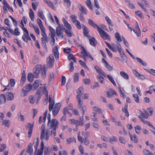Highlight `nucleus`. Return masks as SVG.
I'll return each mask as SVG.
<instances>
[{
    "label": "nucleus",
    "instance_id": "3c124183",
    "mask_svg": "<svg viewBox=\"0 0 155 155\" xmlns=\"http://www.w3.org/2000/svg\"><path fill=\"white\" fill-rule=\"evenodd\" d=\"M39 144L38 139V138L35 140L34 141L33 145L34 146V148L35 149V150L37 149L38 146Z\"/></svg>",
    "mask_w": 155,
    "mask_h": 155
},
{
    "label": "nucleus",
    "instance_id": "58836bf2",
    "mask_svg": "<svg viewBox=\"0 0 155 155\" xmlns=\"http://www.w3.org/2000/svg\"><path fill=\"white\" fill-rule=\"evenodd\" d=\"M6 101V97L4 94L0 95V104H4Z\"/></svg>",
    "mask_w": 155,
    "mask_h": 155
},
{
    "label": "nucleus",
    "instance_id": "39448f33",
    "mask_svg": "<svg viewBox=\"0 0 155 155\" xmlns=\"http://www.w3.org/2000/svg\"><path fill=\"white\" fill-rule=\"evenodd\" d=\"M63 21L64 23V26L67 28L65 29V33L68 37H72V33L71 31L72 27L71 25L64 18H63Z\"/></svg>",
    "mask_w": 155,
    "mask_h": 155
},
{
    "label": "nucleus",
    "instance_id": "774afa93",
    "mask_svg": "<svg viewBox=\"0 0 155 155\" xmlns=\"http://www.w3.org/2000/svg\"><path fill=\"white\" fill-rule=\"evenodd\" d=\"M93 111L95 112H97L100 114L102 113L101 110L97 107H94L93 108Z\"/></svg>",
    "mask_w": 155,
    "mask_h": 155
},
{
    "label": "nucleus",
    "instance_id": "9b49d317",
    "mask_svg": "<svg viewBox=\"0 0 155 155\" xmlns=\"http://www.w3.org/2000/svg\"><path fill=\"white\" fill-rule=\"evenodd\" d=\"M136 23L137 24V25L136 27H135V28H134L133 29H132V28L131 27H129V25L127 23H126V25H127L128 28L129 29V30L130 31H132L133 30L134 32L136 34L137 36L138 37H139L141 35V31L139 27L137 22L136 21Z\"/></svg>",
    "mask_w": 155,
    "mask_h": 155
},
{
    "label": "nucleus",
    "instance_id": "09e8293b",
    "mask_svg": "<svg viewBox=\"0 0 155 155\" xmlns=\"http://www.w3.org/2000/svg\"><path fill=\"white\" fill-rule=\"evenodd\" d=\"M107 77L108 78L110 81L113 84V85L114 86L116 87V84L112 76L109 75H108L107 76Z\"/></svg>",
    "mask_w": 155,
    "mask_h": 155
},
{
    "label": "nucleus",
    "instance_id": "680f3d73",
    "mask_svg": "<svg viewBox=\"0 0 155 155\" xmlns=\"http://www.w3.org/2000/svg\"><path fill=\"white\" fill-rule=\"evenodd\" d=\"M119 91L120 92V94L122 95V97L123 98H125L126 97V95L121 90V87L119 86L118 87Z\"/></svg>",
    "mask_w": 155,
    "mask_h": 155
},
{
    "label": "nucleus",
    "instance_id": "bb28decb",
    "mask_svg": "<svg viewBox=\"0 0 155 155\" xmlns=\"http://www.w3.org/2000/svg\"><path fill=\"white\" fill-rule=\"evenodd\" d=\"M102 62L104 64L106 68L109 71H111L113 69V68L112 66L110 65L105 60V59L104 58L102 59Z\"/></svg>",
    "mask_w": 155,
    "mask_h": 155
},
{
    "label": "nucleus",
    "instance_id": "ddd939ff",
    "mask_svg": "<svg viewBox=\"0 0 155 155\" xmlns=\"http://www.w3.org/2000/svg\"><path fill=\"white\" fill-rule=\"evenodd\" d=\"M58 124L57 120L55 119H53L50 121V122H48V125L49 126L50 129H57Z\"/></svg>",
    "mask_w": 155,
    "mask_h": 155
},
{
    "label": "nucleus",
    "instance_id": "c756f323",
    "mask_svg": "<svg viewBox=\"0 0 155 155\" xmlns=\"http://www.w3.org/2000/svg\"><path fill=\"white\" fill-rule=\"evenodd\" d=\"M53 52L54 54L55 58H59V54L57 46H55L53 48Z\"/></svg>",
    "mask_w": 155,
    "mask_h": 155
},
{
    "label": "nucleus",
    "instance_id": "c9c22d12",
    "mask_svg": "<svg viewBox=\"0 0 155 155\" xmlns=\"http://www.w3.org/2000/svg\"><path fill=\"white\" fill-rule=\"evenodd\" d=\"M121 76L125 80H127L129 79V76L128 74L124 71H121L120 72Z\"/></svg>",
    "mask_w": 155,
    "mask_h": 155
},
{
    "label": "nucleus",
    "instance_id": "c85d7f7f",
    "mask_svg": "<svg viewBox=\"0 0 155 155\" xmlns=\"http://www.w3.org/2000/svg\"><path fill=\"white\" fill-rule=\"evenodd\" d=\"M37 23L41 30V31L45 30V29L44 27L41 20L39 18H38L37 20Z\"/></svg>",
    "mask_w": 155,
    "mask_h": 155
},
{
    "label": "nucleus",
    "instance_id": "c03bdc74",
    "mask_svg": "<svg viewBox=\"0 0 155 155\" xmlns=\"http://www.w3.org/2000/svg\"><path fill=\"white\" fill-rule=\"evenodd\" d=\"M35 78L34 75L32 74L31 73H29L28 74V80L30 82H32L33 81L34 79V78Z\"/></svg>",
    "mask_w": 155,
    "mask_h": 155
},
{
    "label": "nucleus",
    "instance_id": "338daca9",
    "mask_svg": "<svg viewBox=\"0 0 155 155\" xmlns=\"http://www.w3.org/2000/svg\"><path fill=\"white\" fill-rule=\"evenodd\" d=\"M72 21L74 23H75L78 20H77V16L74 15H72L70 16Z\"/></svg>",
    "mask_w": 155,
    "mask_h": 155
},
{
    "label": "nucleus",
    "instance_id": "79ce46f5",
    "mask_svg": "<svg viewBox=\"0 0 155 155\" xmlns=\"http://www.w3.org/2000/svg\"><path fill=\"white\" fill-rule=\"evenodd\" d=\"M128 104H126L124 106V108L122 109V111L125 114V115L127 117H128L129 115V113L127 110L128 107Z\"/></svg>",
    "mask_w": 155,
    "mask_h": 155
},
{
    "label": "nucleus",
    "instance_id": "f3484780",
    "mask_svg": "<svg viewBox=\"0 0 155 155\" xmlns=\"http://www.w3.org/2000/svg\"><path fill=\"white\" fill-rule=\"evenodd\" d=\"M22 39L26 43H28V41H30L31 40V38L29 36L28 31L23 32Z\"/></svg>",
    "mask_w": 155,
    "mask_h": 155
},
{
    "label": "nucleus",
    "instance_id": "dca6fc26",
    "mask_svg": "<svg viewBox=\"0 0 155 155\" xmlns=\"http://www.w3.org/2000/svg\"><path fill=\"white\" fill-rule=\"evenodd\" d=\"M33 127L34 124L30 123H28L27 125L25 127L26 129H29L28 136V138H30L33 132Z\"/></svg>",
    "mask_w": 155,
    "mask_h": 155
},
{
    "label": "nucleus",
    "instance_id": "f704fd0d",
    "mask_svg": "<svg viewBox=\"0 0 155 155\" xmlns=\"http://www.w3.org/2000/svg\"><path fill=\"white\" fill-rule=\"evenodd\" d=\"M41 84L40 82L38 80H35L33 84L32 87L34 90H36Z\"/></svg>",
    "mask_w": 155,
    "mask_h": 155
},
{
    "label": "nucleus",
    "instance_id": "bf43d9fd",
    "mask_svg": "<svg viewBox=\"0 0 155 155\" xmlns=\"http://www.w3.org/2000/svg\"><path fill=\"white\" fill-rule=\"evenodd\" d=\"M136 59L142 65L146 66H147V64L146 62L143 61L142 60L139 58H137Z\"/></svg>",
    "mask_w": 155,
    "mask_h": 155
},
{
    "label": "nucleus",
    "instance_id": "b1692460",
    "mask_svg": "<svg viewBox=\"0 0 155 155\" xmlns=\"http://www.w3.org/2000/svg\"><path fill=\"white\" fill-rule=\"evenodd\" d=\"M26 80V76L25 72V71L24 70L22 73L21 80H20V85L21 86H22L24 85Z\"/></svg>",
    "mask_w": 155,
    "mask_h": 155
},
{
    "label": "nucleus",
    "instance_id": "2eb2a0df",
    "mask_svg": "<svg viewBox=\"0 0 155 155\" xmlns=\"http://www.w3.org/2000/svg\"><path fill=\"white\" fill-rule=\"evenodd\" d=\"M78 140L81 143H84V144L86 145H88L90 143L89 141L88 138H83L82 137L80 136V132H78Z\"/></svg>",
    "mask_w": 155,
    "mask_h": 155
},
{
    "label": "nucleus",
    "instance_id": "4be33fe9",
    "mask_svg": "<svg viewBox=\"0 0 155 155\" xmlns=\"http://www.w3.org/2000/svg\"><path fill=\"white\" fill-rule=\"evenodd\" d=\"M78 6L79 8V11L81 12V14H87V10L84 6L80 3L78 4Z\"/></svg>",
    "mask_w": 155,
    "mask_h": 155
},
{
    "label": "nucleus",
    "instance_id": "412c9836",
    "mask_svg": "<svg viewBox=\"0 0 155 155\" xmlns=\"http://www.w3.org/2000/svg\"><path fill=\"white\" fill-rule=\"evenodd\" d=\"M61 106V104L60 103H57L55 104L53 108L52 113L54 116L56 115L59 112Z\"/></svg>",
    "mask_w": 155,
    "mask_h": 155
},
{
    "label": "nucleus",
    "instance_id": "603ef678",
    "mask_svg": "<svg viewBox=\"0 0 155 155\" xmlns=\"http://www.w3.org/2000/svg\"><path fill=\"white\" fill-rule=\"evenodd\" d=\"M136 132L138 134H140V131L142 129L141 127L139 125H137L134 127Z\"/></svg>",
    "mask_w": 155,
    "mask_h": 155
},
{
    "label": "nucleus",
    "instance_id": "9d476101",
    "mask_svg": "<svg viewBox=\"0 0 155 155\" xmlns=\"http://www.w3.org/2000/svg\"><path fill=\"white\" fill-rule=\"evenodd\" d=\"M2 3L4 5L3 6V12L5 14L7 13L8 12V9L11 13L13 12L12 8L9 6L6 0H3Z\"/></svg>",
    "mask_w": 155,
    "mask_h": 155
},
{
    "label": "nucleus",
    "instance_id": "20e7f679",
    "mask_svg": "<svg viewBox=\"0 0 155 155\" xmlns=\"http://www.w3.org/2000/svg\"><path fill=\"white\" fill-rule=\"evenodd\" d=\"M41 134L40 138L41 141L45 139L46 140H48L49 138V133L50 131L49 130H47L46 132L45 131V125L44 124H43L41 127Z\"/></svg>",
    "mask_w": 155,
    "mask_h": 155
},
{
    "label": "nucleus",
    "instance_id": "0eeeda50",
    "mask_svg": "<svg viewBox=\"0 0 155 155\" xmlns=\"http://www.w3.org/2000/svg\"><path fill=\"white\" fill-rule=\"evenodd\" d=\"M83 90V88L82 87H79L76 91V93L78 94L77 98L78 99V106L79 108H81L83 104V101L81 100V97L83 94L82 91Z\"/></svg>",
    "mask_w": 155,
    "mask_h": 155
},
{
    "label": "nucleus",
    "instance_id": "4c0bfd02",
    "mask_svg": "<svg viewBox=\"0 0 155 155\" xmlns=\"http://www.w3.org/2000/svg\"><path fill=\"white\" fill-rule=\"evenodd\" d=\"M129 135L132 141H133L135 143H137L138 142L137 137L135 134L133 135L129 133Z\"/></svg>",
    "mask_w": 155,
    "mask_h": 155
},
{
    "label": "nucleus",
    "instance_id": "cd10ccee",
    "mask_svg": "<svg viewBox=\"0 0 155 155\" xmlns=\"http://www.w3.org/2000/svg\"><path fill=\"white\" fill-rule=\"evenodd\" d=\"M107 97H111L114 95H117L116 92L112 89H110L108 92H107Z\"/></svg>",
    "mask_w": 155,
    "mask_h": 155
},
{
    "label": "nucleus",
    "instance_id": "393cba45",
    "mask_svg": "<svg viewBox=\"0 0 155 155\" xmlns=\"http://www.w3.org/2000/svg\"><path fill=\"white\" fill-rule=\"evenodd\" d=\"M49 110L51 111L53 109V106L54 104V100H52V98L50 97V96L49 97Z\"/></svg>",
    "mask_w": 155,
    "mask_h": 155
},
{
    "label": "nucleus",
    "instance_id": "2f4dec72",
    "mask_svg": "<svg viewBox=\"0 0 155 155\" xmlns=\"http://www.w3.org/2000/svg\"><path fill=\"white\" fill-rule=\"evenodd\" d=\"M83 34L86 37H90L89 35V31L87 28L84 25H83Z\"/></svg>",
    "mask_w": 155,
    "mask_h": 155
},
{
    "label": "nucleus",
    "instance_id": "e2e57ef3",
    "mask_svg": "<svg viewBox=\"0 0 155 155\" xmlns=\"http://www.w3.org/2000/svg\"><path fill=\"white\" fill-rule=\"evenodd\" d=\"M79 73H75L74 76V82H78L79 80Z\"/></svg>",
    "mask_w": 155,
    "mask_h": 155
},
{
    "label": "nucleus",
    "instance_id": "f03ea898",
    "mask_svg": "<svg viewBox=\"0 0 155 155\" xmlns=\"http://www.w3.org/2000/svg\"><path fill=\"white\" fill-rule=\"evenodd\" d=\"M105 43L107 46L113 52H117V49L119 52L121 57L122 58L125 57V55L121 48V46L120 44L116 45L114 44H112L111 46L108 42H105Z\"/></svg>",
    "mask_w": 155,
    "mask_h": 155
},
{
    "label": "nucleus",
    "instance_id": "a19ab883",
    "mask_svg": "<svg viewBox=\"0 0 155 155\" xmlns=\"http://www.w3.org/2000/svg\"><path fill=\"white\" fill-rule=\"evenodd\" d=\"M7 99L8 100H12L14 98L13 94L11 92H8L6 94Z\"/></svg>",
    "mask_w": 155,
    "mask_h": 155
},
{
    "label": "nucleus",
    "instance_id": "4d7b16f0",
    "mask_svg": "<svg viewBox=\"0 0 155 155\" xmlns=\"http://www.w3.org/2000/svg\"><path fill=\"white\" fill-rule=\"evenodd\" d=\"M38 16L41 19L44 20L45 18V17L43 13V12L41 10H39L38 12Z\"/></svg>",
    "mask_w": 155,
    "mask_h": 155
},
{
    "label": "nucleus",
    "instance_id": "423d86ee",
    "mask_svg": "<svg viewBox=\"0 0 155 155\" xmlns=\"http://www.w3.org/2000/svg\"><path fill=\"white\" fill-rule=\"evenodd\" d=\"M82 51L81 52V57L85 61H87V59L86 57L89 59L90 61H92L94 60L93 58L91 56L90 54L88 53L84 48L82 46L81 47Z\"/></svg>",
    "mask_w": 155,
    "mask_h": 155
},
{
    "label": "nucleus",
    "instance_id": "f8f14e48",
    "mask_svg": "<svg viewBox=\"0 0 155 155\" xmlns=\"http://www.w3.org/2000/svg\"><path fill=\"white\" fill-rule=\"evenodd\" d=\"M32 88V85L31 84H28L23 87L22 90V92L23 94L22 96H25L27 95V93L31 91Z\"/></svg>",
    "mask_w": 155,
    "mask_h": 155
},
{
    "label": "nucleus",
    "instance_id": "8fccbe9b",
    "mask_svg": "<svg viewBox=\"0 0 155 155\" xmlns=\"http://www.w3.org/2000/svg\"><path fill=\"white\" fill-rule=\"evenodd\" d=\"M68 58L69 60H73L74 62L75 63H76L77 62V60L75 58L72 54H71L68 55Z\"/></svg>",
    "mask_w": 155,
    "mask_h": 155
},
{
    "label": "nucleus",
    "instance_id": "5701e85b",
    "mask_svg": "<svg viewBox=\"0 0 155 155\" xmlns=\"http://www.w3.org/2000/svg\"><path fill=\"white\" fill-rule=\"evenodd\" d=\"M8 29L9 32H10L12 35L18 36L20 34V32L19 31V30L18 28H16L15 29L14 31L11 28H9Z\"/></svg>",
    "mask_w": 155,
    "mask_h": 155
},
{
    "label": "nucleus",
    "instance_id": "7c9ffc66",
    "mask_svg": "<svg viewBox=\"0 0 155 155\" xmlns=\"http://www.w3.org/2000/svg\"><path fill=\"white\" fill-rule=\"evenodd\" d=\"M44 2L47 4L48 6L51 8L54 9V6L53 3L50 0H44Z\"/></svg>",
    "mask_w": 155,
    "mask_h": 155
},
{
    "label": "nucleus",
    "instance_id": "4468645a",
    "mask_svg": "<svg viewBox=\"0 0 155 155\" xmlns=\"http://www.w3.org/2000/svg\"><path fill=\"white\" fill-rule=\"evenodd\" d=\"M54 61V55L50 54L49 57L47 59V64L50 68H51L53 67Z\"/></svg>",
    "mask_w": 155,
    "mask_h": 155
},
{
    "label": "nucleus",
    "instance_id": "72a5a7b5",
    "mask_svg": "<svg viewBox=\"0 0 155 155\" xmlns=\"http://www.w3.org/2000/svg\"><path fill=\"white\" fill-rule=\"evenodd\" d=\"M89 40L90 44L92 46H94L96 45V43L97 41L93 37H89L88 38Z\"/></svg>",
    "mask_w": 155,
    "mask_h": 155
},
{
    "label": "nucleus",
    "instance_id": "49530a36",
    "mask_svg": "<svg viewBox=\"0 0 155 155\" xmlns=\"http://www.w3.org/2000/svg\"><path fill=\"white\" fill-rule=\"evenodd\" d=\"M33 27L36 33L38 35H39L40 34L39 29L37 25H35L33 24H31Z\"/></svg>",
    "mask_w": 155,
    "mask_h": 155
},
{
    "label": "nucleus",
    "instance_id": "de8ad7c7",
    "mask_svg": "<svg viewBox=\"0 0 155 155\" xmlns=\"http://www.w3.org/2000/svg\"><path fill=\"white\" fill-rule=\"evenodd\" d=\"M2 122V124L4 125L5 126L9 127L10 126V121L8 120H3Z\"/></svg>",
    "mask_w": 155,
    "mask_h": 155
},
{
    "label": "nucleus",
    "instance_id": "69168bd1",
    "mask_svg": "<svg viewBox=\"0 0 155 155\" xmlns=\"http://www.w3.org/2000/svg\"><path fill=\"white\" fill-rule=\"evenodd\" d=\"M79 62L81 65L84 67L87 70L89 69L88 68L87 66L86 63L84 62L81 60H80L79 61Z\"/></svg>",
    "mask_w": 155,
    "mask_h": 155
},
{
    "label": "nucleus",
    "instance_id": "37998d69",
    "mask_svg": "<svg viewBox=\"0 0 155 155\" xmlns=\"http://www.w3.org/2000/svg\"><path fill=\"white\" fill-rule=\"evenodd\" d=\"M114 36L115 37L117 42H121L122 39L119 33L118 32H116Z\"/></svg>",
    "mask_w": 155,
    "mask_h": 155
},
{
    "label": "nucleus",
    "instance_id": "13d9d810",
    "mask_svg": "<svg viewBox=\"0 0 155 155\" xmlns=\"http://www.w3.org/2000/svg\"><path fill=\"white\" fill-rule=\"evenodd\" d=\"M50 151L48 147H45L44 148V155H49Z\"/></svg>",
    "mask_w": 155,
    "mask_h": 155
},
{
    "label": "nucleus",
    "instance_id": "6e6d98bb",
    "mask_svg": "<svg viewBox=\"0 0 155 155\" xmlns=\"http://www.w3.org/2000/svg\"><path fill=\"white\" fill-rule=\"evenodd\" d=\"M105 18L110 26H114V25L112 22V21L108 17L106 16Z\"/></svg>",
    "mask_w": 155,
    "mask_h": 155
},
{
    "label": "nucleus",
    "instance_id": "f257e3e1",
    "mask_svg": "<svg viewBox=\"0 0 155 155\" xmlns=\"http://www.w3.org/2000/svg\"><path fill=\"white\" fill-rule=\"evenodd\" d=\"M88 23L94 28L97 29L101 37L104 40L107 39L109 41L110 40L111 38L109 35L103 30L99 26L95 24L92 20L89 19Z\"/></svg>",
    "mask_w": 155,
    "mask_h": 155
},
{
    "label": "nucleus",
    "instance_id": "0e129e2a",
    "mask_svg": "<svg viewBox=\"0 0 155 155\" xmlns=\"http://www.w3.org/2000/svg\"><path fill=\"white\" fill-rule=\"evenodd\" d=\"M86 5L88 8L91 9V10H93L92 3L91 2L90 0H86Z\"/></svg>",
    "mask_w": 155,
    "mask_h": 155
},
{
    "label": "nucleus",
    "instance_id": "e433bc0d",
    "mask_svg": "<svg viewBox=\"0 0 155 155\" xmlns=\"http://www.w3.org/2000/svg\"><path fill=\"white\" fill-rule=\"evenodd\" d=\"M32 144L30 143L27 149L26 150V152L29 154L30 155H31L33 153V149L31 147Z\"/></svg>",
    "mask_w": 155,
    "mask_h": 155
},
{
    "label": "nucleus",
    "instance_id": "a211bd4d",
    "mask_svg": "<svg viewBox=\"0 0 155 155\" xmlns=\"http://www.w3.org/2000/svg\"><path fill=\"white\" fill-rule=\"evenodd\" d=\"M42 66L41 65H37L34 68L35 70L33 73L35 78H38L39 77V74L40 73L42 68Z\"/></svg>",
    "mask_w": 155,
    "mask_h": 155
},
{
    "label": "nucleus",
    "instance_id": "aec40b11",
    "mask_svg": "<svg viewBox=\"0 0 155 155\" xmlns=\"http://www.w3.org/2000/svg\"><path fill=\"white\" fill-rule=\"evenodd\" d=\"M57 35L59 38L62 39L63 37V31L62 28L60 26L57 27L56 29Z\"/></svg>",
    "mask_w": 155,
    "mask_h": 155
},
{
    "label": "nucleus",
    "instance_id": "a18cd8bd",
    "mask_svg": "<svg viewBox=\"0 0 155 155\" xmlns=\"http://www.w3.org/2000/svg\"><path fill=\"white\" fill-rule=\"evenodd\" d=\"M29 15L31 20L32 21H34L35 19V15L34 13L31 9H30Z\"/></svg>",
    "mask_w": 155,
    "mask_h": 155
},
{
    "label": "nucleus",
    "instance_id": "864d4df0",
    "mask_svg": "<svg viewBox=\"0 0 155 155\" xmlns=\"http://www.w3.org/2000/svg\"><path fill=\"white\" fill-rule=\"evenodd\" d=\"M10 21L9 19L8 18H5V24L7 25L8 26L6 27V29L8 31L9 28H11V25L10 23Z\"/></svg>",
    "mask_w": 155,
    "mask_h": 155
},
{
    "label": "nucleus",
    "instance_id": "a878e982",
    "mask_svg": "<svg viewBox=\"0 0 155 155\" xmlns=\"http://www.w3.org/2000/svg\"><path fill=\"white\" fill-rule=\"evenodd\" d=\"M94 68L97 72L100 74L103 75L104 77H106V74L104 72L97 66H95Z\"/></svg>",
    "mask_w": 155,
    "mask_h": 155
},
{
    "label": "nucleus",
    "instance_id": "1a4fd4ad",
    "mask_svg": "<svg viewBox=\"0 0 155 155\" xmlns=\"http://www.w3.org/2000/svg\"><path fill=\"white\" fill-rule=\"evenodd\" d=\"M70 124L75 125L76 127L78 126H83L84 124L83 117H80L79 120L74 119H70L68 120Z\"/></svg>",
    "mask_w": 155,
    "mask_h": 155
},
{
    "label": "nucleus",
    "instance_id": "5fc2aeb1",
    "mask_svg": "<svg viewBox=\"0 0 155 155\" xmlns=\"http://www.w3.org/2000/svg\"><path fill=\"white\" fill-rule=\"evenodd\" d=\"M133 97L136 102L138 103H140V100L138 95L137 94H133Z\"/></svg>",
    "mask_w": 155,
    "mask_h": 155
},
{
    "label": "nucleus",
    "instance_id": "7ed1b4c3",
    "mask_svg": "<svg viewBox=\"0 0 155 155\" xmlns=\"http://www.w3.org/2000/svg\"><path fill=\"white\" fill-rule=\"evenodd\" d=\"M143 111L144 112H143L141 111H140V114L138 115V117L140 119L141 121L144 124H147L148 126L153 128L155 130V128L150 123V122L144 120V118H148L149 116V115L147 111L145 110L144 109Z\"/></svg>",
    "mask_w": 155,
    "mask_h": 155
},
{
    "label": "nucleus",
    "instance_id": "473e14b6",
    "mask_svg": "<svg viewBox=\"0 0 155 155\" xmlns=\"http://www.w3.org/2000/svg\"><path fill=\"white\" fill-rule=\"evenodd\" d=\"M47 70V69L45 66H43L42 67L41 71L42 77L43 78H45L46 77Z\"/></svg>",
    "mask_w": 155,
    "mask_h": 155
},
{
    "label": "nucleus",
    "instance_id": "052dcab7",
    "mask_svg": "<svg viewBox=\"0 0 155 155\" xmlns=\"http://www.w3.org/2000/svg\"><path fill=\"white\" fill-rule=\"evenodd\" d=\"M82 135L84 137V138H88L90 137V133L89 132H83Z\"/></svg>",
    "mask_w": 155,
    "mask_h": 155
},
{
    "label": "nucleus",
    "instance_id": "6ab92c4d",
    "mask_svg": "<svg viewBox=\"0 0 155 155\" xmlns=\"http://www.w3.org/2000/svg\"><path fill=\"white\" fill-rule=\"evenodd\" d=\"M44 148V144L43 141H41L40 149L35 150L34 153V155H42L43 150Z\"/></svg>",
    "mask_w": 155,
    "mask_h": 155
},
{
    "label": "nucleus",
    "instance_id": "ea45409f",
    "mask_svg": "<svg viewBox=\"0 0 155 155\" xmlns=\"http://www.w3.org/2000/svg\"><path fill=\"white\" fill-rule=\"evenodd\" d=\"M49 29L50 31H51V34H52V41H53V45L55 43V39L54 38V29L51 27L49 26Z\"/></svg>",
    "mask_w": 155,
    "mask_h": 155
},
{
    "label": "nucleus",
    "instance_id": "6e6552de",
    "mask_svg": "<svg viewBox=\"0 0 155 155\" xmlns=\"http://www.w3.org/2000/svg\"><path fill=\"white\" fill-rule=\"evenodd\" d=\"M41 35L42 36L41 38V41L46 50L47 51V47L46 43L48 42V38L45 32V30L41 31Z\"/></svg>",
    "mask_w": 155,
    "mask_h": 155
}]
</instances>
